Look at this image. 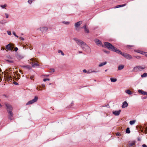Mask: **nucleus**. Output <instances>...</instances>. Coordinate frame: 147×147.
<instances>
[{
  "mask_svg": "<svg viewBox=\"0 0 147 147\" xmlns=\"http://www.w3.org/2000/svg\"><path fill=\"white\" fill-rule=\"evenodd\" d=\"M142 54L143 55H145V56L147 57V52H144L143 51H140V52H138Z\"/></svg>",
  "mask_w": 147,
  "mask_h": 147,
  "instance_id": "412c9836",
  "label": "nucleus"
},
{
  "mask_svg": "<svg viewBox=\"0 0 147 147\" xmlns=\"http://www.w3.org/2000/svg\"><path fill=\"white\" fill-rule=\"evenodd\" d=\"M6 22L5 20H1L0 22V23L2 24H5Z\"/></svg>",
  "mask_w": 147,
  "mask_h": 147,
  "instance_id": "7c9ffc66",
  "label": "nucleus"
},
{
  "mask_svg": "<svg viewBox=\"0 0 147 147\" xmlns=\"http://www.w3.org/2000/svg\"><path fill=\"white\" fill-rule=\"evenodd\" d=\"M12 78L11 77H8V81H9L10 82L12 80Z\"/></svg>",
  "mask_w": 147,
  "mask_h": 147,
  "instance_id": "72a5a7b5",
  "label": "nucleus"
},
{
  "mask_svg": "<svg viewBox=\"0 0 147 147\" xmlns=\"http://www.w3.org/2000/svg\"><path fill=\"white\" fill-rule=\"evenodd\" d=\"M129 46L130 47H133V46H132V45H129V46Z\"/></svg>",
  "mask_w": 147,
  "mask_h": 147,
  "instance_id": "bf43d9fd",
  "label": "nucleus"
},
{
  "mask_svg": "<svg viewBox=\"0 0 147 147\" xmlns=\"http://www.w3.org/2000/svg\"><path fill=\"white\" fill-rule=\"evenodd\" d=\"M13 35H14L15 36H16V33H15V32H13Z\"/></svg>",
  "mask_w": 147,
  "mask_h": 147,
  "instance_id": "5fc2aeb1",
  "label": "nucleus"
},
{
  "mask_svg": "<svg viewBox=\"0 0 147 147\" xmlns=\"http://www.w3.org/2000/svg\"><path fill=\"white\" fill-rule=\"evenodd\" d=\"M83 28H84L85 33H88L89 32V30L88 28L86 27V25L83 26Z\"/></svg>",
  "mask_w": 147,
  "mask_h": 147,
  "instance_id": "f8f14e48",
  "label": "nucleus"
},
{
  "mask_svg": "<svg viewBox=\"0 0 147 147\" xmlns=\"http://www.w3.org/2000/svg\"><path fill=\"white\" fill-rule=\"evenodd\" d=\"M138 92L140 94H141L143 95H147V92H146L144 91L143 90H138Z\"/></svg>",
  "mask_w": 147,
  "mask_h": 147,
  "instance_id": "4468645a",
  "label": "nucleus"
},
{
  "mask_svg": "<svg viewBox=\"0 0 147 147\" xmlns=\"http://www.w3.org/2000/svg\"><path fill=\"white\" fill-rule=\"evenodd\" d=\"M63 23L65 24H66V25H68L70 23V22H66V21H63Z\"/></svg>",
  "mask_w": 147,
  "mask_h": 147,
  "instance_id": "c756f323",
  "label": "nucleus"
},
{
  "mask_svg": "<svg viewBox=\"0 0 147 147\" xmlns=\"http://www.w3.org/2000/svg\"><path fill=\"white\" fill-rule=\"evenodd\" d=\"M29 49H30V50H32V49H31V48H30V47Z\"/></svg>",
  "mask_w": 147,
  "mask_h": 147,
  "instance_id": "0e129e2a",
  "label": "nucleus"
},
{
  "mask_svg": "<svg viewBox=\"0 0 147 147\" xmlns=\"http://www.w3.org/2000/svg\"><path fill=\"white\" fill-rule=\"evenodd\" d=\"M94 41L96 44L98 46L101 45L102 44L101 42L98 39H95L94 40Z\"/></svg>",
  "mask_w": 147,
  "mask_h": 147,
  "instance_id": "9b49d317",
  "label": "nucleus"
},
{
  "mask_svg": "<svg viewBox=\"0 0 147 147\" xmlns=\"http://www.w3.org/2000/svg\"><path fill=\"white\" fill-rule=\"evenodd\" d=\"M147 98V96H144L143 97V98L144 99H146Z\"/></svg>",
  "mask_w": 147,
  "mask_h": 147,
  "instance_id": "4d7b16f0",
  "label": "nucleus"
},
{
  "mask_svg": "<svg viewBox=\"0 0 147 147\" xmlns=\"http://www.w3.org/2000/svg\"><path fill=\"white\" fill-rule=\"evenodd\" d=\"M18 50V49L17 47H16L14 49V50L16 51H17Z\"/></svg>",
  "mask_w": 147,
  "mask_h": 147,
  "instance_id": "de8ad7c7",
  "label": "nucleus"
},
{
  "mask_svg": "<svg viewBox=\"0 0 147 147\" xmlns=\"http://www.w3.org/2000/svg\"><path fill=\"white\" fill-rule=\"evenodd\" d=\"M1 69L0 68V72H1Z\"/></svg>",
  "mask_w": 147,
  "mask_h": 147,
  "instance_id": "338daca9",
  "label": "nucleus"
},
{
  "mask_svg": "<svg viewBox=\"0 0 147 147\" xmlns=\"http://www.w3.org/2000/svg\"><path fill=\"white\" fill-rule=\"evenodd\" d=\"M7 32L8 34L9 35H10L11 34V32L9 31H7Z\"/></svg>",
  "mask_w": 147,
  "mask_h": 147,
  "instance_id": "a19ab883",
  "label": "nucleus"
},
{
  "mask_svg": "<svg viewBox=\"0 0 147 147\" xmlns=\"http://www.w3.org/2000/svg\"><path fill=\"white\" fill-rule=\"evenodd\" d=\"M116 135L117 136H121V134L120 133H119L118 132L116 134Z\"/></svg>",
  "mask_w": 147,
  "mask_h": 147,
  "instance_id": "e433bc0d",
  "label": "nucleus"
},
{
  "mask_svg": "<svg viewBox=\"0 0 147 147\" xmlns=\"http://www.w3.org/2000/svg\"><path fill=\"white\" fill-rule=\"evenodd\" d=\"M107 63L106 62H103V63H101L98 65V66L99 67H102V66L106 65L107 64Z\"/></svg>",
  "mask_w": 147,
  "mask_h": 147,
  "instance_id": "a211bd4d",
  "label": "nucleus"
},
{
  "mask_svg": "<svg viewBox=\"0 0 147 147\" xmlns=\"http://www.w3.org/2000/svg\"><path fill=\"white\" fill-rule=\"evenodd\" d=\"M9 113V116H11V117H13V113L11 111H8Z\"/></svg>",
  "mask_w": 147,
  "mask_h": 147,
  "instance_id": "b1692460",
  "label": "nucleus"
},
{
  "mask_svg": "<svg viewBox=\"0 0 147 147\" xmlns=\"http://www.w3.org/2000/svg\"><path fill=\"white\" fill-rule=\"evenodd\" d=\"M58 53H61V55H63V56L64 55V53H63V52L61 50H59L58 51Z\"/></svg>",
  "mask_w": 147,
  "mask_h": 147,
  "instance_id": "c85d7f7f",
  "label": "nucleus"
},
{
  "mask_svg": "<svg viewBox=\"0 0 147 147\" xmlns=\"http://www.w3.org/2000/svg\"><path fill=\"white\" fill-rule=\"evenodd\" d=\"M14 75L13 77H14V78L16 80H18L19 79L21 76L18 73V71H16L15 72L13 73Z\"/></svg>",
  "mask_w": 147,
  "mask_h": 147,
  "instance_id": "20e7f679",
  "label": "nucleus"
},
{
  "mask_svg": "<svg viewBox=\"0 0 147 147\" xmlns=\"http://www.w3.org/2000/svg\"><path fill=\"white\" fill-rule=\"evenodd\" d=\"M22 67L24 68H26L28 69H30L31 68V67L29 65H23Z\"/></svg>",
  "mask_w": 147,
  "mask_h": 147,
  "instance_id": "aec40b11",
  "label": "nucleus"
},
{
  "mask_svg": "<svg viewBox=\"0 0 147 147\" xmlns=\"http://www.w3.org/2000/svg\"><path fill=\"white\" fill-rule=\"evenodd\" d=\"M141 76L142 78H144L147 77V73H144Z\"/></svg>",
  "mask_w": 147,
  "mask_h": 147,
  "instance_id": "a878e982",
  "label": "nucleus"
},
{
  "mask_svg": "<svg viewBox=\"0 0 147 147\" xmlns=\"http://www.w3.org/2000/svg\"><path fill=\"white\" fill-rule=\"evenodd\" d=\"M6 49L10 50L12 49L13 48V46L11 45V44H9L6 46Z\"/></svg>",
  "mask_w": 147,
  "mask_h": 147,
  "instance_id": "9d476101",
  "label": "nucleus"
},
{
  "mask_svg": "<svg viewBox=\"0 0 147 147\" xmlns=\"http://www.w3.org/2000/svg\"><path fill=\"white\" fill-rule=\"evenodd\" d=\"M136 58H140V57H136Z\"/></svg>",
  "mask_w": 147,
  "mask_h": 147,
  "instance_id": "e2e57ef3",
  "label": "nucleus"
},
{
  "mask_svg": "<svg viewBox=\"0 0 147 147\" xmlns=\"http://www.w3.org/2000/svg\"><path fill=\"white\" fill-rule=\"evenodd\" d=\"M110 80L112 82H115L117 81V79L116 78H111Z\"/></svg>",
  "mask_w": 147,
  "mask_h": 147,
  "instance_id": "393cba45",
  "label": "nucleus"
},
{
  "mask_svg": "<svg viewBox=\"0 0 147 147\" xmlns=\"http://www.w3.org/2000/svg\"><path fill=\"white\" fill-rule=\"evenodd\" d=\"M13 83L15 84H16V85H18V83H17V82H13Z\"/></svg>",
  "mask_w": 147,
  "mask_h": 147,
  "instance_id": "09e8293b",
  "label": "nucleus"
},
{
  "mask_svg": "<svg viewBox=\"0 0 147 147\" xmlns=\"http://www.w3.org/2000/svg\"><path fill=\"white\" fill-rule=\"evenodd\" d=\"M16 36V37H17V38H18L19 37L17 35H16V36Z\"/></svg>",
  "mask_w": 147,
  "mask_h": 147,
  "instance_id": "052dcab7",
  "label": "nucleus"
},
{
  "mask_svg": "<svg viewBox=\"0 0 147 147\" xmlns=\"http://www.w3.org/2000/svg\"><path fill=\"white\" fill-rule=\"evenodd\" d=\"M130 132L129 128L127 127L126 130V133L127 134H129L130 133Z\"/></svg>",
  "mask_w": 147,
  "mask_h": 147,
  "instance_id": "cd10ccee",
  "label": "nucleus"
},
{
  "mask_svg": "<svg viewBox=\"0 0 147 147\" xmlns=\"http://www.w3.org/2000/svg\"><path fill=\"white\" fill-rule=\"evenodd\" d=\"M38 99V97L37 96H35L34 99L32 100H30V101H37Z\"/></svg>",
  "mask_w": 147,
  "mask_h": 147,
  "instance_id": "bb28decb",
  "label": "nucleus"
},
{
  "mask_svg": "<svg viewBox=\"0 0 147 147\" xmlns=\"http://www.w3.org/2000/svg\"><path fill=\"white\" fill-rule=\"evenodd\" d=\"M78 52L79 53H82V52L81 51H79Z\"/></svg>",
  "mask_w": 147,
  "mask_h": 147,
  "instance_id": "13d9d810",
  "label": "nucleus"
},
{
  "mask_svg": "<svg viewBox=\"0 0 147 147\" xmlns=\"http://www.w3.org/2000/svg\"><path fill=\"white\" fill-rule=\"evenodd\" d=\"M51 83H50L49 84V85H51Z\"/></svg>",
  "mask_w": 147,
  "mask_h": 147,
  "instance_id": "774afa93",
  "label": "nucleus"
},
{
  "mask_svg": "<svg viewBox=\"0 0 147 147\" xmlns=\"http://www.w3.org/2000/svg\"><path fill=\"white\" fill-rule=\"evenodd\" d=\"M103 51L104 52H105V53H107V54H109V51H106V50H103Z\"/></svg>",
  "mask_w": 147,
  "mask_h": 147,
  "instance_id": "58836bf2",
  "label": "nucleus"
},
{
  "mask_svg": "<svg viewBox=\"0 0 147 147\" xmlns=\"http://www.w3.org/2000/svg\"><path fill=\"white\" fill-rule=\"evenodd\" d=\"M16 57L19 60H21L24 58V56L20 54H17L16 55Z\"/></svg>",
  "mask_w": 147,
  "mask_h": 147,
  "instance_id": "ddd939ff",
  "label": "nucleus"
},
{
  "mask_svg": "<svg viewBox=\"0 0 147 147\" xmlns=\"http://www.w3.org/2000/svg\"><path fill=\"white\" fill-rule=\"evenodd\" d=\"M30 60L33 62H35V60L33 58L31 59Z\"/></svg>",
  "mask_w": 147,
  "mask_h": 147,
  "instance_id": "8fccbe9b",
  "label": "nucleus"
},
{
  "mask_svg": "<svg viewBox=\"0 0 147 147\" xmlns=\"http://www.w3.org/2000/svg\"><path fill=\"white\" fill-rule=\"evenodd\" d=\"M128 105V104L126 102H124L123 103L122 107L123 108H124L127 107Z\"/></svg>",
  "mask_w": 147,
  "mask_h": 147,
  "instance_id": "2eb2a0df",
  "label": "nucleus"
},
{
  "mask_svg": "<svg viewBox=\"0 0 147 147\" xmlns=\"http://www.w3.org/2000/svg\"><path fill=\"white\" fill-rule=\"evenodd\" d=\"M82 21H80L76 23L75 24V26L76 28V30H78V28L79 26L82 24Z\"/></svg>",
  "mask_w": 147,
  "mask_h": 147,
  "instance_id": "0eeeda50",
  "label": "nucleus"
},
{
  "mask_svg": "<svg viewBox=\"0 0 147 147\" xmlns=\"http://www.w3.org/2000/svg\"><path fill=\"white\" fill-rule=\"evenodd\" d=\"M50 80V79L49 78H45L43 80V81L44 82H45L47 80L49 81Z\"/></svg>",
  "mask_w": 147,
  "mask_h": 147,
  "instance_id": "4c0bfd02",
  "label": "nucleus"
},
{
  "mask_svg": "<svg viewBox=\"0 0 147 147\" xmlns=\"http://www.w3.org/2000/svg\"><path fill=\"white\" fill-rule=\"evenodd\" d=\"M20 40H24V38L22 37H20Z\"/></svg>",
  "mask_w": 147,
  "mask_h": 147,
  "instance_id": "3c124183",
  "label": "nucleus"
},
{
  "mask_svg": "<svg viewBox=\"0 0 147 147\" xmlns=\"http://www.w3.org/2000/svg\"><path fill=\"white\" fill-rule=\"evenodd\" d=\"M145 68L144 66H137L134 68L132 70L133 72H137L138 71H141Z\"/></svg>",
  "mask_w": 147,
  "mask_h": 147,
  "instance_id": "7ed1b4c3",
  "label": "nucleus"
},
{
  "mask_svg": "<svg viewBox=\"0 0 147 147\" xmlns=\"http://www.w3.org/2000/svg\"><path fill=\"white\" fill-rule=\"evenodd\" d=\"M34 76L32 75L30 76V79L31 80H33V78H34Z\"/></svg>",
  "mask_w": 147,
  "mask_h": 147,
  "instance_id": "c03bdc74",
  "label": "nucleus"
},
{
  "mask_svg": "<svg viewBox=\"0 0 147 147\" xmlns=\"http://www.w3.org/2000/svg\"><path fill=\"white\" fill-rule=\"evenodd\" d=\"M124 65H119L118 68V69L119 70H120L124 68Z\"/></svg>",
  "mask_w": 147,
  "mask_h": 147,
  "instance_id": "6ab92c4d",
  "label": "nucleus"
},
{
  "mask_svg": "<svg viewBox=\"0 0 147 147\" xmlns=\"http://www.w3.org/2000/svg\"><path fill=\"white\" fill-rule=\"evenodd\" d=\"M70 102V105L69 106H71L72 105V104H73V102Z\"/></svg>",
  "mask_w": 147,
  "mask_h": 147,
  "instance_id": "a18cd8bd",
  "label": "nucleus"
},
{
  "mask_svg": "<svg viewBox=\"0 0 147 147\" xmlns=\"http://www.w3.org/2000/svg\"><path fill=\"white\" fill-rule=\"evenodd\" d=\"M98 72V71H91V72Z\"/></svg>",
  "mask_w": 147,
  "mask_h": 147,
  "instance_id": "6e6d98bb",
  "label": "nucleus"
},
{
  "mask_svg": "<svg viewBox=\"0 0 147 147\" xmlns=\"http://www.w3.org/2000/svg\"><path fill=\"white\" fill-rule=\"evenodd\" d=\"M125 92L127 93L129 95L131 94H132V93L131 91L129 90H126L125 91Z\"/></svg>",
  "mask_w": 147,
  "mask_h": 147,
  "instance_id": "4be33fe9",
  "label": "nucleus"
},
{
  "mask_svg": "<svg viewBox=\"0 0 147 147\" xmlns=\"http://www.w3.org/2000/svg\"><path fill=\"white\" fill-rule=\"evenodd\" d=\"M38 30H40L42 33L46 32L48 30V28L46 27H42L38 28Z\"/></svg>",
  "mask_w": 147,
  "mask_h": 147,
  "instance_id": "39448f33",
  "label": "nucleus"
},
{
  "mask_svg": "<svg viewBox=\"0 0 147 147\" xmlns=\"http://www.w3.org/2000/svg\"><path fill=\"white\" fill-rule=\"evenodd\" d=\"M135 142L134 141H132L131 143H129V147H131V146H132L134 145L135 144Z\"/></svg>",
  "mask_w": 147,
  "mask_h": 147,
  "instance_id": "f3484780",
  "label": "nucleus"
},
{
  "mask_svg": "<svg viewBox=\"0 0 147 147\" xmlns=\"http://www.w3.org/2000/svg\"><path fill=\"white\" fill-rule=\"evenodd\" d=\"M39 65L37 63H35L33 65V66H38Z\"/></svg>",
  "mask_w": 147,
  "mask_h": 147,
  "instance_id": "c9c22d12",
  "label": "nucleus"
},
{
  "mask_svg": "<svg viewBox=\"0 0 147 147\" xmlns=\"http://www.w3.org/2000/svg\"><path fill=\"white\" fill-rule=\"evenodd\" d=\"M5 16H6V18H8V17H9V15H8L7 13H5Z\"/></svg>",
  "mask_w": 147,
  "mask_h": 147,
  "instance_id": "37998d69",
  "label": "nucleus"
},
{
  "mask_svg": "<svg viewBox=\"0 0 147 147\" xmlns=\"http://www.w3.org/2000/svg\"><path fill=\"white\" fill-rule=\"evenodd\" d=\"M74 40L80 46L82 49L87 52H90L91 49L83 41L76 38H74Z\"/></svg>",
  "mask_w": 147,
  "mask_h": 147,
  "instance_id": "f03ea898",
  "label": "nucleus"
},
{
  "mask_svg": "<svg viewBox=\"0 0 147 147\" xmlns=\"http://www.w3.org/2000/svg\"><path fill=\"white\" fill-rule=\"evenodd\" d=\"M126 5V4H124L122 5H117L114 7V8H117L121 7H124Z\"/></svg>",
  "mask_w": 147,
  "mask_h": 147,
  "instance_id": "dca6fc26",
  "label": "nucleus"
},
{
  "mask_svg": "<svg viewBox=\"0 0 147 147\" xmlns=\"http://www.w3.org/2000/svg\"><path fill=\"white\" fill-rule=\"evenodd\" d=\"M83 72L84 73H86L87 72V70L85 69H84L83 70Z\"/></svg>",
  "mask_w": 147,
  "mask_h": 147,
  "instance_id": "864d4df0",
  "label": "nucleus"
},
{
  "mask_svg": "<svg viewBox=\"0 0 147 147\" xmlns=\"http://www.w3.org/2000/svg\"><path fill=\"white\" fill-rule=\"evenodd\" d=\"M12 117H11L10 116H8L9 119L10 120H12Z\"/></svg>",
  "mask_w": 147,
  "mask_h": 147,
  "instance_id": "79ce46f5",
  "label": "nucleus"
},
{
  "mask_svg": "<svg viewBox=\"0 0 147 147\" xmlns=\"http://www.w3.org/2000/svg\"><path fill=\"white\" fill-rule=\"evenodd\" d=\"M142 146L143 147H147L146 145L145 144H144L142 145Z\"/></svg>",
  "mask_w": 147,
  "mask_h": 147,
  "instance_id": "603ef678",
  "label": "nucleus"
},
{
  "mask_svg": "<svg viewBox=\"0 0 147 147\" xmlns=\"http://www.w3.org/2000/svg\"><path fill=\"white\" fill-rule=\"evenodd\" d=\"M41 86H38L40 88H44L45 87V84H42V85H41Z\"/></svg>",
  "mask_w": 147,
  "mask_h": 147,
  "instance_id": "ea45409f",
  "label": "nucleus"
},
{
  "mask_svg": "<svg viewBox=\"0 0 147 147\" xmlns=\"http://www.w3.org/2000/svg\"><path fill=\"white\" fill-rule=\"evenodd\" d=\"M136 122V120H133L132 121H129V124L131 125H132L134 124Z\"/></svg>",
  "mask_w": 147,
  "mask_h": 147,
  "instance_id": "5701e85b",
  "label": "nucleus"
},
{
  "mask_svg": "<svg viewBox=\"0 0 147 147\" xmlns=\"http://www.w3.org/2000/svg\"><path fill=\"white\" fill-rule=\"evenodd\" d=\"M6 6H7L6 4H5L4 5H1V7L3 8H5Z\"/></svg>",
  "mask_w": 147,
  "mask_h": 147,
  "instance_id": "2f4dec72",
  "label": "nucleus"
},
{
  "mask_svg": "<svg viewBox=\"0 0 147 147\" xmlns=\"http://www.w3.org/2000/svg\"><path fill=\"white\" fill-rule=\"evenodd\" d=\"M105 46L108 49L113 51L115 52L118 54L122 55L127 59H131L132 58L131 55L127 53H122L119 49L113 46L112 44L109 42H105Z\"/></svg>",
  "mask_w": 147,
  "mask_h": 147,
  "instance_id": "f257e3e1",
  "label": "nucleus"
},
{
  "mask_svg": "<svg viewBox=\"0 0 147 147\" xmlns=\"http://www.w3.org/2000/svg\"><path fill=\"white\" fill-rule=\"evenodd\" d=\"M37 89L38 91H41L42 90V89H40V88H38V86L36 88Z\"/></svg>",
  "mask_w": 147,
  "mask_h": 147,
  "instance_id": "49530a36",
  "label": "nucleus"
},
{
  "mask_svg": "<svg viewBox=\"0 0 147 147\" xmlns=\"http://www.w3.org/2000/svg\"><path fill=\"white\" fill-rule=\"evenodd\" d=\"M7 57L8 59L6 60V61L9 63H12L13 62V61L12 60L13 58L9 55L7 56Z\"/></svg>",
  "mask_w": 147,
  "mask_h": 147,
  "instance_id": "423d86ee",
  "label": "nucleus"
},
{
  "mask_svg": "<svg viewBox=\"0 0 147 147\" xmlns=\"http://www.w3.org/2000/svg\"><path fill=\"white\" fill-rule=\"evenodd\" d=\"M145 134H146L147 133V132H146V131H145Z\"/></svg>",
  "mask_w": 147,
  "mask_h": 147,
  "instance_id": "680f3d73",
  "label": "nucleus"
},
{
  "mask_svg": "<svg viewBox=\"0 0 147 147\" xmlns=\"http://www.w3.org/2000/svg\"><path fill=\"white\" fill-rule=\"evenodd\" d=\"M1 107V105L0 104V107Z\"/></svg>",
  "mask_w": 147,
  "mask_h": 147,
  "instance_id": "69168bd1",
  "label": "nucleus"
},
{
  "mask_svg": "<svg viewBox=\"0 0 147 147\" xmlns=\"http://www.w3.org/2000/svg\"><path fill=\"white\" fill-rule=\"evenodd\" d=\"M50 72H54L55 71V70L54 69H50Z\"/></svg>",
  "mask_w": 147,
  "mask_h": 147,
  "instance_id": "f704fd0d",
  "label": "nucleus"
},
{
  "mask_svg": "<svg viewBox=\"0 0 147 147\" xmlns=\"http://www.w3.org/2000/svg\"><path fill=\"white\" fill-rule=\"evenodd\" d=\"M6 106L7 109L8 111H12V108L11 105L9 104H6Z\"/></svg>",
  "mask_w": 147,
  "mask_h": 147,
  "instance_id": "1a4fd4ad",
  "label": "nucleus"
},
{
  "mask_svg": "<svg viewBox=\"0 0 147 147\" xmlns=\"http://www.w3.org/2000/svg\"><path fill=\"white\" fill-rule=\"evenodd\" d=\"M121 111V110H120L118 111H113L112 112V113L115 116H118L120 114Z\"/></svg>",
  "mask_w": 147,
  "mask_h": 147,
  "instance_id": "6e6552de",
  "label": "nucleus"
},
{
  "mask_svg": "<svg viewBox=\"0 0 147 147\" xmlns=\"http://www.w3.org/2000/svg\"><path fill=\"white\" fill-rule=\"evenodd\" d=\"M34 102H28L26 105H29V104H33V103Z\"/></svg>",
  "mask_w": 147,
  "mask_h": 147,
  "instance_id": "473e14b6",
  "label": "nucleus"
}]
</instances>
